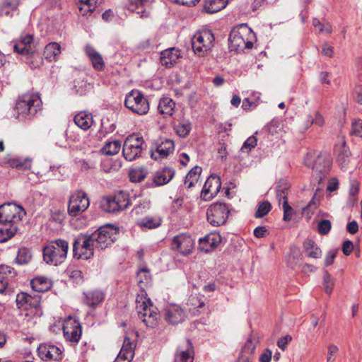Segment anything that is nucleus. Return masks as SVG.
I'll list each match as a JSON object with an SVG mask.
<instances>
[{
  "label": "nucleus",
  "mask_w": 362,
  "mask_h": 362,
  "mask_svg": "<svg viewBox=\"0 0 362 362\" xmlns=\"http://www.w3.org/2000/svg\"><path fill=\"white\" fill-rule=\"evenodd\" d=\"M92 88L93 86L84 80L83 78H77L74 81V89L79 95H85Z\"/></svg>",
  "instance_id": "38"
},
{
  "label": "nucleus",
  "mask_w": 362,
  "mask_h": 362,
  "mask_svg": "<svg viewBox=\"0 0 362 362\" xmlns=\"http://www.w3.org/2000/svg\"><path fill=\"white\" fill-rule=\"evenodd\" d=\"M192 125L188 120H182L177 126L175 127V130L177 135L180 137H186L190 132Z\"/></svg>",
  "instance_id": "48"
},
{
  "label": "nucleus",
  "mask_w": 362,
  "mask_h": 362,
  "mask_svg": "<svg viewBox=\"0 0 362 362\" xmlns=\"http://www.w3.org/2000/svg\"><path fill=\"white\" fill-rule=\"evenodd\" d=\"M187 317V313L179 305L168 306L165 311V319L172 325L183 322Z\"/></svg>",
  "instance_id": "21"
},
{
  "label": "nucleus",
  "mask_w": 362,
  "mask_h": 362,
  "mask_svg": "<svg viewBox=\"0 0 362 362\" xmlns=\"http://www.w3.org/2000/svg\"><path fill=\"white\" fill-rule=\"evenodd\" d=\"M332 227V223L329 220L324 219L320 221L317 225L318 232L322 235L327 234Z\"/></svg>",
  "instance_id": "57"
},
{
  "label": "nucleus",
  "mask_w": 362,
  "mask_h": 362,
  "mask_svg": "<svg viewBox=\"0 0 362 362\" xmlns=\"http://www.w3.org/2000/svg\"><path fill=\"white\" fill-rule=\"evenodd\" d=\"M134 348L135 344L129 337H125L119 354L132 361L134 356Z\"/></svg>",
  "instance_id": "39"
},
{
  "label": "nucleus",
  "mask_w": 362,
  "mask_h": 362,
  "mask_svg": "<svg viewBox=\"0 0 362 362\" xmlns=\"http://www.w3.org/2000/svg\"><path fill=\"white\" fill-rule=\"evenodd\" d=\"M175 175V170L170 168H163L156 171L153 182L157 186H161L169 182Z\"/></svg>",
  "instance_id": "27"
},
{
  "label": "nucleus",
  "mask_w": 362,
  "mask_h": 362,
  "mask_svg": "<svg viewBox=\"0 0 362 362\" xmlns=\"http://www.w3.org/2000/svg\"><path fill=\"white\" fill-rule=\"evenodd\" d=\"M74 123L81 129L88 130L93 124V118L91 113L82 111L76 114L74 117Z\"/></svg>",
  "instance_id": "28"
},
{
  "label": "nucleus",
  "mask_w": 362,
  "mask_h": 362,
  "mask_svg": "<svg viewBox=\"0 0 362 362\" xmlns=\"http://www.w3.org/2000/svg\"><path fill=\"white\" fill-rule=\"evenodd\" d=\"M228 4V0H205L204 10L209 13H216L224 8Z\"/></svg>",
  "instance_id": "36"
},
{
  "label": "nucleus",
  "mask_w": 362,
  "mask_h": 362,
  "mask_svg": "<svg viewBox=\"0 0 362 362\" xmlns=\"http://www.w3.org/2000/svg\"><path fill=\"white\" fill-rule=\"evenodd\" d=\"M30 285L33 291L43 293L49 291L52 286L51 281L45 276H37L33 279Z\"/></svg>",
  "instance_id": "30"
},
{
  "label": "nucleus",
  "mask_w": 362,
  "mask_h": 362,
  "mask_svg": "<svg viewBox=\"0 0 362 362\" xmlns=\"http://www.w3.org/2000/svg\"><path fill=\"white\" fill-rule=\"evenodd\" d=\"M337 251L336 250H332L329 251L325 259V266L328 267L333 264L334 258L337 255Z\"/></svg>",
  "instance_id": "61"
},
{
  "label": "nucleus",
  "mask_w": 362,
  "mask_h": 362,
  "mask_svg": "<svg viewBox=\"0 0 362 362\" xmlns=\"http://www.w3.org/2000/svg\"><path fill=\"white\" fill-rule=\"evenodd\" d=\"M114 197L118 202V205L121 210L127 209L130 204L129 195L124 192L121 191L117 193Z\"/></svg>",
  "instance_id": "50"
},
{
  "label": "nucleus",
  "mask_w": 362,
  "mask_h": 362,
  "mask_svg": "<svg viewBox=\"0 0 362 362\" xmlns=\"http://www.w3.org/2000/svg\"><path fill=\"white\" fill-rule=\"evenodd\" d=\"M194 348L189 339L182 341L178 346L174 362H193Z\"/></svg>",
  "instance_id": "18"
},
{
  "label": "nucleus",
  "mask_w": 362,
  "mask_h": 362,
  "mask_svg": "<svg viewBox=\"0 0 362 362\" xmlns=\"http://www.w3.org/2000/svg\"><path fill=\"white\" fill-rule=\"evenodd\" d=\"M174 141L170 139H160L157 142L156 149L151 153L154 160L163 159L168 157L174 151Z\"/></svg>",
  "instance_id": "20"
},
{
  "label": "nucleus",
  "mask_w": 362,
  "mask_h": 362,
  "mask_svg": "<svg viewBox=\"0 0 362 362\" xmlns=\"http://www.w3.org/2000/svg\"><path fill=\"white\" fill-rule=\"evenodd\" d=\"M271 209L272 206L269 202L265 201L259 203L255 213V217L262 218L264 216L271 211Z\"/></svg>",
  "instance_id": "53"
},
{
  "label": "nucleus",
  "mask_w": 362,
  "mask_h": 362,
  "mask_svg": "<svg viewBox=\"0 0 362 362\" xmlns=\"http://www.w3.org/2000/svg\"><path fill=\"white\" fill-rule=\"evenodd\" d=\"M303 247L306 255L311 258H320L322 255V251L317 244L312 240H305L303 243Z\"/></svg>",
  "instance_id": "37"
},
{
  "label": "nucleus",
  "mask_w": 362,
  "mask_h": 362,
  "mask_svg": "<svg viewBox=\"0 0 362 362\" xmlns=\"http://www.w3.org/2000/svg\"><path fill=\"white\" fill-rule=\"evenodd\" d=\"M304 164L313 169V177L320 184L329 173L332 158L327 153L310 151L305 156Z\"/></svg>",
  "instance_id": "1"
},
{
  "label": "nucleus",
  "mask_w": 362,
  "mask_h": 362,
  "mask_svg": "<svg viewBox=\"0 0 362 362\" xmlns=\"http://www.w3.org/2000/svg\"><path fill=\"white\" fill-rule=\"evenodd\" d=\"M136 310L138 316L148 327H153L159 318L158 309L144 293L139 294L136 298Z\"/></svg>",
  "instance_id": "5"
},
{
  "label": "nucleus",
  "mask_w": 362,
  "mask_h": 362,
  "mask_svg": "<svg viewBox=\"0 0 362 362\" xmlns=\"http://www.w3.org/2000/svg\"><path fill=\"white\" fill-rule=\"evenodd\" d=\"M39 357L43 361H59L62 352L59 347L50 344H41L37 348Z\"/></svg>",
  "instance_id": "19"
},
{
  "label": "nucleus",
  "mask_w": 362,
  "mask_h": 362,
  "mask_svg": "<svg viewBox=\"0 0 362 362\" xmlns=\"http://www.w3.org/2000/svg\"><path fill=\"white\" fill-rule=\"evenodd\" d=\"M102 206L105 211L115 213L121 211L115 197H109L103 199Z\"/></svg>",
  "instance_id": "45"
},
{
  "label": "nucleus",
  "mask_w": 362,
  "mask_h": 362,
  "mask_svg": "<svg viewBox=\"0 0 362 362\" xmlns=\"http://www.w3.org/2000/svg\"><path fill=\"white\" fill-rule=\"evenodd\" d=\"M136 277L138 281V285L142 290H144L146 287L151 284V276L150 275L149 271L147 269H141L137 272Z\"/></svg>",
  "instance_id": "44"
},
{
  "label": "nucleus",
  "mask_w": 362,
  "mask_h": 362,
  "mask_svg": "<svg viewBox=\"0 0 362 362\" xmlns=\"http://www.w3.org/2000/svg\"><path fill=\"white\" fill-rule=\"evenodd\" d=\"M255 37V33L246 24L238 25L230 33V47L235 51L250 49L252 47Z\"/></svg>",
  "instance_id": "3"
},
{
  "label": "nucleus",
  "mask_w": 362,
  "mask_h": 362,
  "mask_svg": "<svg viewBox=\"0 0 362 362\" xmlns=\"http://www.w3.org/2000/svg\"><path fill=\"white\" fill-rule=\"evenodd\" d=\"M194 245V242L191 236L181 233L173 238L171 247L173 250H177L180 253L187 255L191 253Z\"/></svg>",
  "instance_id": "16"
},
{
  "label": "nucleus",
  "mask_w": 362,
  "mask_h": 362,
  "mask_svg": "<svg viewBox=\"0 0 362 362\" xmlns=\"http://www.w3.org/2000/svg\"><path fill=\"white\" fill-rule=\"evenodd\" d=\"M202 172V168L199 166H194L190 171L187 174L185 180V185L187 188H191L197 183L199 177Z\"/></svg>",
  "instance_id": "41"
},
{
  "label": "nucleus",
  "mask_w": 362,
  "mask_h": 362,
  "mask_svg": "<svg viewBox=\"0 0 362 362\" xmlns=\"http://www.w3.org/2000/svg\"><path fill=\"white\" fill-rule=\"evenodd\" d=\"M334 284V280L327 271L324 272L323 287L324 291L327 294H331Z\"/></svg>",
  "instance_id": "52"
},
{
  "label": "nucleus",
  "mask_w": 362,
  "mask_h": 362,
  "mask_svg": "<svg viewBox=\"0 0 362 362\" xmlns=\"http://www.w3.org/2000/svg\"><path fill=\"white\" fill-rule=\"evenodd\" d=\"M97 249L103 250L112 245L116 239V232L108 226H103L90 234Z\"/></svg>",
  "instance_id": "14"
},
{
  "label": "nucleus",
  "mask_w": 362,
  "mask_h": 362,
  "mask_svg": "<svg viewBox=\"0 0 362 362\" xmlns=\"http://www.w3.org/2000/svg\"><path fill=\"white\" fill-rule=\"evenodd\" d=\"M257 140L255 136H250L243 144L241 147V151L243 153H248L252 148L257 146Z\"/></svg>",
  "instance_id": "55"
},
{
  "label": "nucleus",
  "mask_w": 362,
  "mask_h": 362,
  "mask_svg": "<svg viewBox=\"0 0 362 362\" xmlns=\"http://www.w3.org/2000/svg\"><path fill=\"white\" fill-rule=\"evenodd\" d=\"M144 140L138 134H132L125 139L122 153L124 158L129 161H132L141 156Z\"/></svg>",
  "instance_id": "9"
},
{
  "label": "nucleus",
  "mask_w": 362,
  "mask_h": 362,
  "mask_svg": "<svg viewBox=\"0 0 362 362\" xmlns=\"http://www.w3.org/2000/svg\"><path fill=\"white\" fill-rule=\"evenodd\" d=\"M96 249L97 247L91 235L81 234L74 243V255L78 259H90L93 256L94 251Z\"/></svg>",
  "instance_id": "8"
},
{
  "label": "nucleus",
  "mask_w": 362,
  "mask_h": 362,
  "mask_svg": "<svg viewBox=\"0 0 362 362\" xmlns=\"http://www.w3.org/2000/svg\"><path fill=\"white\" fill-rule=\"evenodd\" d=\"M291 339L292 337L290 335H286L278 340L277 345L281 349L285 350L287 344L291 341Z\"/></svg>",
  "instance_id": "63"
},
{
  "label": "nucleus",
  "mask_w": 362,
  "mask_h": 362,
  "mask_svg": "<svg viewBox=\"0 0 362 362\" xmlns=\"http://www.w3.org/2000/svg\"><path fill=\"white\" fill-rule=\"evenodd\" d=\"M6 163L13 168L25 170L30 168L32 161L28 158L9 157L7 158Z\"/></svg>",
  "instance_id": "32"
},
{
  "label": "nucleus",
  "mask_w": 362,
  "mask_h": 362,
  "mask_svg": "<svg viewBox=\"0 0 362 362\" xmlns=\"http://www.w3.org/2000/svg\"><path fill=\"white\" fill-rule=\"evenodd\" d=\"M121 148V143L118 140L107 141L101 148V151L106 156H114L119 153Z\"/></svg>",
  "instance_id": "43"
},
{
  "label": "nucleus",
  "mask_w": 362,
  "mask_h": 362,
  "mask_svg": "<svg viewBox=\"0 0 362 362\" xmlns=\"http://www.w3.org/2000/svg\"><path fill=\"white\" fill-rule=\"evenodd\" d=\"M68 250L69 243L65 240L51 241L43 248V259L46 263L57 266L65 261Z\"/></svg>",
  "instance_id": "4"
},
{
  "label": "nucleus",
  "mask_w": 362,
  "mask_h": 362,
  "mask_svg": "<svg viewBox=\"0 0 362 362\" xmlns=\"http://www.w3.org/2000/svg\"><path fill=\"white\" fill-rule=\"evenodd\" d=\"M354 100L356 103L362 105V86H356L354 88Z\"/></svg>",
  "instance_id": "64"
},
{
  "label": "nucleus",
  "mask_w": 362,
  "mask_h": 362,
  "mask_svg": "<svg viewBox=\"0 0 362 362\" xmlns=\"http://www.w3.org/2000/svg\"><path fill=\"white\" fill-rule=\"evenodd\" d=\"M175 103L169 98L161 99L158 103V110L159 112L165 116H172L174 112Z\"/></svg>",
  "instance_id": "35"
},
{
  "label": "nucleus",
  "mask_w": 362,
  "mask_h": 362,
  "mask_svg": "<svg viewBox=\"0 0 362 362\" xmlns=\"http://www.w3.org/2000/svg\"><path fill=\"white\" fill-rule=\"evenodd\" d=\"M124 104L128 109L139 115H146L149 110L148 100L138 90H133L126 95Z\"/></svg>",
  "instance_id": "10"
},
{
  "label": "nucleus",
  "mask_w": 362,
  "mask_h": 362,
  "mask_svg": "<svg viewBox=\"0 0 362 362\" xmlns=\"http://www.w3.org/2000/svg\"><path fill=\"white\" fill-rule=\"evenodd\" d=\"M98 0H79L78 9L81 15L86 16L92 13L95 8Z\"/></svg>",
  "instance_id": "47"
},
{
  "label": "nucleus",
  "mask_w": 362,
  "mask_h": 362,
  "mask_svg": "<svg viewBox=\"0 0 362 362\" xmlns=\"http://www.w3.org/2000/svg\"><path fill=\"white\" fill-rule=\"evenodd\" d=\"M312 124L318 127H322L325 124V119L323 116L317 111H315L313 114H310L306 117V127H310Z\"/></svg>",
  "instance_id": "46"
},
{
  "label": "nucleus",
  "mask_w": 362,
  "mask_h": 362,
  "mask_svg": "<svg viewBox=\"0 0 362 362\" xmlns=\"http://www.w3.org/2000/svg\"><path fill=\"white\" fill-rule=\"evenodd\" d=\"M60 53V45L57 42H51L45 47L44 56L48 61L52 62L55 60Z\"/></svg>",
  "instance_id": "40"
},
{
  "label": "nucleus",
  "mask_w": 362,
  "mask_h": 362,
  "mask_svg": "<svg viewBox=\"0 0 362 362\" xmlns=\"http://www.w3.org/2000/svg\"><path fill=\"white\" fill-rule=\"evenodd\" d=\"M313 25L320 33L329 34L332 32V25L328 22L321 23L318 19L315 18L313 21Z\"/></svg>",
  "instance_id": "51"
},
{
  "label": "nucleus",
  "mask_w": 362,
  "mask_h": 362,
  "mask_svg": "<svg viewBox=\"0 0 362 362\" xmlns=\"http://www.w3.org/2000/svg\"><path fill=\"white\" fill-rule=\"evenodd\" d=\"M25 214L23 207L16 204L7 203L0 206V220L5 223L17 226Z\"/></svg>",
  "instance_id": "13"
},
{
  "label": "nucleus",
  "mask_w": 362,
  "mask_h": 362,
  "mask_svg": "<svg viewBox=\"0 0 362 362\" xmlns=\"http://www.w3.org/2000/svg\"><path fill=\"white\" fill-rule=\"evenodd\" d=\"M85 51L92 63L93 67L98 71H103L105 69V64L102 55L90 45H87Z\"/></svg>",
  "instance_id": "26"
},
{
  "label": "nucleus",
  "mask_w": 362,
  "mask_h": 362,
  "mask_svg": "<svg viewBox=\"0 0 362 362\" xmlns=\"http://www.w3.org/2000/svg\"><path fill=\"white\" fill-rule=\"evenodd\" d=\"M42 102L37 93L28 92L20 95L16 103L15 112L20 119H30L42 110Z\"/></svg>",
  "instance_id": "2"
},
{
  "label": "nucleus",
  "mask_w": 362,
  "mask_h": 362,
  "mask_svg": "<svg viewBox=\"0 0 362 362\" xmlns=\"http://www.w3.org/2000/svg\"><path fill=\"white\" fill-rule=\"evenodd\" d=\"M18 226L14 223H8L0 220V243L8 241L16 233Z\"/></svg>",
  "instance_id": "29"
},
{
  "label": "nucleus",
  "mask_w": 362,
  "mask_h": 362,
  "mask_svg": "<svg viewBox=\"0 0 362 362\" xmlns=\"http://www.w3.org/2000/svg\"><path fill=\"white\" fill-rule=\"evenodd\" d=\"M351 135L362 137V120L360 119H354L351 122Z\"/></svg>",
  "instance_id": "54"
},
{
  "label": "nucleus",
  "mask_w": 362,
  "mask_h": 362,
  "mask_svg": "<svg viewBox=\"0 0 362 362\" xmlns=\"http://www.w3.org/2000/svg\"><path fill=\"white\" fill-rule=\"evenodd\" d=\"M85 303L87 305L94 307L100 304L104 299V294L101 291L92 290L84 293Z\"/></svg>",
  "instance_id": "33"
},
{
  "label": "nucleus",
  "mask_w": 362,
  "mask_h": 362,
  "mask_svg": "<svg viewBox=\"0 0 362 362\" xmlns=\"http://www.w3.org/2000/svg\"><path fill=\"white\" fill-rule=\"evenodd\" d=\"M15 275L14 269L8 265H0V277L8 279Z\"/></svg>",
  "instance_id": "58"
},
{
  "label": "nucleus",
  "mask_w": 362,
  "mask_h": 362,
  "mask_svg": "<svg viewBox=\"0 0 362 362\" xmlns=\"http://www.w3.org/2000/svg\"><path fill=\"white\" fill-rule=\"evenodd\" d=\"M339 145L337 146L336 151L337 153V162L341 169L345 168L349 162L351 152L349 147L346 145V141L344 137L339 139Z\"/></svg>",
  "instance_id": "24"
},
{
  "label": "nucleus",
  "mask_w": 362,
  "mask_h": 362,
  "mask_svg": "<svg viewBox=\"0 0 362 362\" xmlns=\"http://www.w3.org/2000/svg\"><path fill=\"white\" fill-rule=\"evenodd\" d=\"M180 57V51L175 48L167 49L161 52L160 63L165 67L173 66Z\"/></svg>",
  "instance_id": "25"
},
{
  "label": "nucleus",
  "mask_w": 362,
  "mask_h": 362,
  "mask_svg": "<svg viewBox=\"0 0 362 362\" xmlns=\"http://www.w3.org/2000/svg\"><path fill=\"white\" fill-rule=\"evenodd\" d=\"M221 242V235L216 233H211L199 239V248L202 252H209L216 248Z\"/></svg>",
  "instance_id": "23"
},
{
  "label": "nucleus",
  "mask_w": 362,
  "mask_h": 362,
  "mask_svg": "<svg viewBox=\"0 0 362 362\" xmlns=\"http://www.w3.org/2000/svg\"><path fill=\"white\" fill-rule=\"evenodd\" d=\"M221 187L220 177L216 175H210L204 185L201 197L205 201H209L218 193Z\"/></svg>",
  "instance_id": "17"
},
{
  "label": "nucleus",
  "mask_w": 362,
  "mask_h": 362,
  "mask_svg": "<svg viewBox=\"0 0 362 362\" xmlns=\"http://www.w3.org/2000/svg\"><path fill=\"white\" fill-rule=\"evenodd\" d=\"M63 332L66 341L73 344L78 343L82 334L80 322L71 317H69L64 322Z\"/></svg>",
  "instance_id": "15"
},
{
  "label": "nucleus",
  "mask_w": 362,
  "mask_h": 362,
  "mask_svg": "<svg viewBox=\"0 0 362 362\" xmlns=\"http://www.w3.org/2000/svg\"><path fill=\"white\" fill-rule=\"evenodd\" d=\"M14 50L22 54H30L35 52L33 37L32 35H22L14 44Z\"/></svg>",
  "instance_id": "22"
},
{
  "label": "nucleus",
  "mask_w": 362,
  "mask_h": 362,
  "mask_svg": "<svg viewBox=\"0 0 362 362\" xmlns=\"http://www.w3.org/2000/svg\"><path fill=\"white\" fill-rule=\"evenodd\" d=\"M90 205V200L81 190L73 192L68 202V213L71 216H77L84 212Z\"/></svg>",
  "instance_id": "12"
},
{
  "label": "nucleus",
  "mask_w": 362,
  "mask_h": 362,
  "mask_svg": "<svg viewBox=\"0 0 362 362\" xmlns=\"http://www.w3.org/2000/svg\"><path fill=\"white\" fill-rule=\"evenodd\" d=\"M214 36L211 30H202L197 32L192 38V46L194 53L203 57L214 47Z\"/></svg>",
  "instance_id": "7"
},
{
  "label": "nucleus",
  "mask_w": 362,
  "mask_h": 362,
  "mask_svg": "<svg viewBox=\"0 0 362 362\" xmlns=\"http://www.w3.org/2000/svg\"><path fill=\"white\" fill-rule=\"evenodd\" d=\"M327 362H334L335 361L334 355L337 353L339 349L334 344H330L327 349Z\"/></svg>",
  "instance_id": "60"
},
{
  "label": "nucleus",
  "mask_w": 362,
  "mask_h": 362,
  "mask_svg": "<svg viewBox=\"0 0 362 362\" xmlns=\"http://www.w3.org/2000/svg\"><path fill=\"white\" fill-rule=\"evenodd\" d=\"M148 175L147 169L144 166L136 167L130 169L129 179L133 182H139L144 180Z\"/></svg>",
  "instance_id": "42"
},
{
  "label": "nucleus",
  "mask_w": 362,
  "mask_h": 362,
  "mask_svg": "<svg viewBox=\"0 0 362 362\" xmlns=\"http://www.w3.org/2000/svg\"><path fill=\"white\" fill-rule=\"evenodd\" d=\"M282 207L284 209V220L285 221H291L293 215V209L289 206L288 200L285 197H284Z\"/></svg>",
  "instance_id": "56"
},
{
  "label": "nucleus",
  "mask_w": 362,
  "mask_h": 362,
  "mask_svg": "<svg viewBox=\"0 0 362 362\" xmlns=\"http://www.w3.org/2000/svg\"><path fill=\"white\" fill-rule=\"evenodd\" d=\"M41 296L21 292L16 296V303L19 308L26 311V316L40 317L42 311L40 307Z\"/></svg>",
  "instance_id": "6"
},
{
  "label": "nucleus",
  "mask_w": 362,
  "mask_h": 362,
  "mask_svg": "<svg viewBox=\"0 0 362 362\" xmlns=\"http://www.w3.org/2000/svg\"><path fill=\"white\" fill-rule=\"evenodd\" d=\"M259 342V337L257 333H251L245 345L242 349L243 358L252 355L257 344Z\"/></svg>",
  "instance_id": "31"
},
{
  "label": "nucleus",
  "mask_w": 362,
  "mask_h": 362,
  "mask_svg": "<svg viewBox=\"0 0 362 362\" xmlns=\"http://www.w3.org/2000/svg\"><path fill=\"white\" fill-rule=\"evenodd\" d=\"M354 249L353 243L351 240H345L342 245V252L343 253L348 256L349 255Z\"/></svg>",
  "instance_id": "62"
},
{
  "label": "nucleus",
  "mask_w": 362,
  "mask_h": 362,
  "mask_svg": "<svg viewBox=\"0 0 362 362\" xmlns=\"http://www.w3.org/2000/svg\"><path fill=\"white\" fill-rule=\"evenodd\" d=\"M230 211L224 203L216 202L210 205L206 210V218L213 226H220L226 223Z\"/></svg>",
  "instance_id": "11"
},
{
  "label": "nucleus",
  "mask_w": 362,
  "mask_h": 362,
  "mask_svg": "<svg viewBox=\"0 0 362 362\" xmlns=\"http://www.w3.org/2000/svg\"><path fill=\"white\" fill-rule=\"evenodd\" d=\"M50 219L55 223H62L65 219V214L61 210L52 211Z\"/></svg>",
  "instance_id": "59"
},
{
  "label": "nucleus",
  "mask_w": 362,
  "mask_h": 362,
  "mask_svg": "<svg viewBox=\"0 0 362 362\" xmlns=\"http://www.w3.org/2000/svg\"><path fill=\"white\" fill-rule=\"evenodd\" d=\"M31 257L30 251L28 248L22 247L18 250L16 262L18 264H25L30 262Z\"/></svg>",
  "instance_id": "49"
},
{
  "label": "nucleus",
  "mask_w": 362,
  "mask_h": 362,
  "mask_svg": "<svg viewBox=\"0 0 362 362\" xmlns=\"http://www.w3.org/2000/svg\"><path fill=\"white\" fill-rule=\"evenodd\" d=\"M162 220L158 216H145L137 221V224L141 228L153 229L161 225Z\"/></svg>",
  "instance_id": "34"
}]
</instances>
